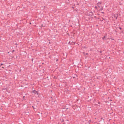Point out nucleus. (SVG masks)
Segmentation results:
<instances>
[{"label": "nucleus", "mask_w": 124, "mask_h": 124, "mask_svg": "<svg viewBox=\"0 0 124 124\" xmlns=\"http://www.w3.org/2000/svg\"><path fill=\"white\" fill-rule=\"evenodd\" d=\"M72 8H74V7H72Z\"/></svg>", "instance_id": "obj_33"}, {"label": "nucleus", "mask_w": 124, "mask_h": 124, "mask_svg": "<svg viewBox=\"0 0 124 124\" xmlns=\"http://www.w3.org/2000/svg\"><path fill=\"white\" fill-rule=\"evenodd\" d=\"M106 37L105 36H104V37L102 38V39L103 40H107V39H105Z\"/></svg>", "instance_id": "obj_4"}, {"label": "nucleus", "mask_w": 124, "mask_h": 124, "mask_svg": "<svg viewBox=\"0 0 124 124\" xmlns=\"http://www.w3.org/2000/svg\"><path fill=\"white\" fill-rule=\"evenodd\" d=\"M102 13L104 14V12H101Z\"/></svg>", "instance_id": "obj_22"}, {"label": "nucleus", "mask_w": 124, "mask_h": 124, "mask_svg": "<svg viewBox=\"0 0 124 124\" xmlns=\"http://www.w3.org/2000/svg\"><path fill=\"white\" fill-rule=\"evenodd\" d=\"M77 5H79V4H77Z\"/></svg>", "instance_id": "obj_27"}, {"label": "nucleus", "mask_w": 124, "mask_h": 124, "mask_svg": "<svg viewBox=\"0 0 124 124\" xmlns=\"http://www.w3.org/2000/svg\"><path fill=\"white\" fill-rule=\"evenodd\" d=\"M14 56H13L12 57V58H14Z\"/></svg>", "instance_id": "obj_32"}, {"label": "nucleus", "mask_w": 124, "mask_h": 124, "mask_svg": "<svg viewBox=\"0 0 124 124\" xmlns=\"http://www.w3.org/2000/svg\"><path fill=\"white\" fill-rule=\"evenodd\" d=\"M98 103L100 104V102H98Z\"/></svg>", "instance_id": "obj_17"}, {"label": "nucleus", "mask_w": 124, "mask_h": 124, "mask_svg": "<svg viewBox=\"0 0 124 124\" xmlns=\"http://www.w3.org/2000/svg\"><path fill=\"white\" fill-rule=\"evenodd\" d=\"M78 107V106L77 105H76L75 106H74V107H73V108L75 109L76 108H77Z\"/></svg>", "instance_id": "obj_3"}, {"label": "nucleus", "mask_w": 124, "mask_h": 124, "mask_svg": "<svg viewBox=\"0 0 124 124\" xmlns=\"http://www.w3.org/2000/svg\"><path fill=\"white\" fill-rule=\"evenodd\" d=\"M108 39H109V38H108Z\"/></svg>", "instance_id": "obj_31"}, {"label": "nucleus", "mask_w": 124, "mask_h": 124, "mask_svg": "<svg viewBox=\"0 0 124 124\" xmlns=\"http://www.w3.org/2000/svg\"><path fill=\"white\" fill-rule=\"evenodd\" d=\"M73 78H75V77H73Z\"/></svg>", "instance_id": "obj_34"}, {"label": "nucleus", "mask_w": 124, "mask_h": 124, "mask_svg": "<svg viewBox=\"0 0 124 124\" xmlns=\"http://www.w3.org/2000/svg\"><path fill=\"white\" fill-rule=\"evenodd\" d=\"M110 39L111 40H114V39H112V38H110Z\"/></svg>", "instance_id": "obj_16"}, {"label": "nucleus", "mask_w": 124, "mask_h": 124, "mask_svg": "<svg viewBox=\"0 0 124 124\" xmlns=\"http://www.w3.org/2000/svg\"><path fill=\"white\" fill-rule=\"evenodd\" d=\"M4 64H3V63H1L0 64V67H1V66L2 65H4Z\"/></svg>", "instance_id": "obj_12"}, {"label": "nucleus", "mask_w": 124, "mask_h": 124, "mask_svg": "<svg viewBox=\"0 0 124 124\" xmlns=\"http://www.w3.org/2000/svg\"><path fill=\"white\" fill-rule=\"evenodd\" d=\"M95 8L96 9H97V6H95Z\"/></svg>", "instance_id": "obj_15"}, {"label": "nucleus", "mask_w": 124, "mask_h": 124, "mask_svg": "<svg viewBox=\"0 0 124 124\" xmlns=\"http://www.w3.org/2000/svg\"><path fill=\"white\" fill-rule=\"evenodd\" d=\"M58 59H57L56 60V62H57L58 61Z\"/></svg>", "instance_id": "obj_20"}, {"label": "nucleus", "mask_w": 124, "mask_h": 124, "mask_svg": "<svg viewBox=\"0 0 124 124\" xmlns=\"http://www.w3.org/2000/svg\"><path fill=\"white\" fill-rule=\"evenodd\" d=\"M32 93H33L34 94H36L37 95H38L39 94V93H38V91H36L35 90H34L32 92Z\"/></svg>", "instance_id": "obj_1"}, {"label": "nucleus", "mask_w": 124, "mask_h": 124, "mask_svg": "<svg viewBox=\"0 0 124 124\" xmlns=\"http://www.w3.org/2000/svg\"><path fill=\"white\" fill-rule=\"evenodd\" d=\"M100 53H101L102 52V51H100Z\"/></svg>", "instance_id": "obj_21"}, {"label": "nucleus", "mask_w": 124, "mask_h": 124, "mask_svg": "<svg viewBox=\"0 0 124 124\" xmlns=\"http://www.w3.org/2000/svg\"><path fill=\"white\" fill-rule=\"evenodd\" d=\"M61 121V122H62L64 121V120L63 119H62L60 120Z\"/></svg>", "instance_id": "obj_10"}, {"label": "nucleus", "mask_w": 124, "mask_h": 124, "mask_svg": "<svg viewBox=\"0 0 124 124\" xmlns=\"http://www.w3.org/2000/svg\"><path fill=\"white\" fill-rule=\"evenodd\" d=\"M2 70V69H1V68H0V70Z\"/></svg>", "instance_id": "obj_26"}, {"label": "nucleus", "mask_w": 124, "mask_h": 124, "mask_svg": "<svg viewBox=\"0 0 124 124\" xmlns=\"http://www.w3.org/2000/svg\"><path fill=\"white\" fill-rule=\"evenodd\" d=\"M103 7H101V8L99 10L101 11V10H103Z\"/></svg>", "instance_id": "obj_8"}, {"label": "nucleus", "mask_w": 124, "mask_h": 124, "mask_svg": "<svg viewBox=\"0 0 124 124\" xmlns=\"http://www.w3.org/2000/svg\"><path fill=\"white\" fill-rule=\"evenodd\" d=\"M86 54V55H87L88 54L87 53Z\"/></svg>", "instance_id": "obj_23"}, {"label": "nucleus", "mask_w": 124, "mask_h": 124, "mask_svg": "<svg viewBox=\"0 0 124 124\" xmlns=\"http://www.w3.org/2000/svg\"><path fill=\"white\" fill-rule=\"evenodd\" d=\"M118 16L117 14H114V17L115 18L116 20L117 19Z\"/></svg>", "instance_id": "obj_2"}, {"label": "nucleus", "mask_w": 124, "mask_h": 124, "mask_svg": "<svg viewBox=\"0 0 124 124\" xmlns=\"http://www.w3.org/2000/svg\"><path fill=\"white\" fill-rule=\"evenodd\" d=\"M2 68H3V69H4V68L3 66L2 67Z\"/></svg>", "instance_id": "obj_24"}, {"label": "nucleus", "mask_w": 124, "mask_h": 124, "mask_svg": "<svg viewBox=\"0 0 124 124\" xmlns=\"http://www.w3.org/2000/svg\"><path fill=\"white\" fill-rule=\"evenodd\" d=\"M101 120H100V121H99V122H100V121H101V120L103 119V120H104V119H103V118L102 117H101Z\"/></svg>", "instance_id": "obj_9"}, {"label": "nucleus", "mask_w": 124, "mask_h": 124, "mask_svg": "<svg viewBox=\"0 0 124 124\" xmlns=\"http://www.w3.org/2000/svg\"><path fill=\"white\" fill-rule=\"evenodd\" d=\"M101 2H98V3H97V5H100L101 4Z\"/></svg>", "instance_id": "obj_5"}, {"label": "nucleus", "mask_w": 124, "mask_h": 124, "mask_svg": "<svg viewBox=\"0 0 124 124\" xmlns=\"http://www.w3.org/2000/svg\"><path fill=\"white\" fill-rule=\"evenodd\" d=\"M14 52H15V50H13L12 51V53H13Z\"/></svg>", "instance_id": "obj_13"}, {"label": "nucleus", "mask_w": 124, "mask_h": 124, "mask_svg": "<svg viewBox=\"0 0 124 124\" xmlns=\"http://www.w3.org/2000/svg\"><path fill=\"white\" fill-rule=\"evenodd\" d=\"M32 107L33 108L34 110H35V109H36L35 108H34V107L33 106H32Z\"/></svg>", "instance_id": "obj_11"}, {"label": "nucleus", "mask_w": 124, "mask_h": 124, "mask_svg": "<svg viewBox=\"0 0 124 124\" xmlns=\"http://www.w3.org/2000/svg\"><path fill=\"white\" fill-rule=\"evenodd\" d=\"M102 19L103 20H105V19H104L103 18H102Z\"/></svg>", "instance_id": "obj_18"}, {"label": "nucleus", "mask_w": 124, "mask_h": 124, "mask_svg": "<svg viewBox=\"0 0 124 124\" xmlns=\"http://www.w3.org/2000/svg\"><path fill=\"white\" fill-rule=\"evenodd\" d=\"M90 15H91V16H92V15L93 16V13L92 12L90 13Z\"/></svg>", "instance_id": "obj_6"}, {"label": "nucleus", "mask_w": 124, "mask_h": 124, "mask_svg": "<svg viewBox=\"0 0 124 124\" xmlns=\"http://www.w3.org/2000/svg\"><path fill=\"white\" fill-rule=\"evenodd\" d=\"M119 28L120 30H121L122 29V28L120 27H119Z\"/></svg>", "instance_id": "obj_14"}, {"label": "nucleus", "mask_w": 124, "mask_h": 124, "mask_svg": "<svg viewBox=\"0 0 124 124\" xmlns=\"http://www.w3.org/2000/svg\"><path fill=\"white\" fill-rule=\"evenodd\" d=\"M94 17L95 18H96V16H94Z\"/></svg>", "instance_id": "obj_25"}, {"label": "nucleus", "mask_w": 124, "mask_h": 124, "mask_svg": "<svg viewBox=\"0 0 124 124\" xmlns=\"http://www.w3.org/2000/svg\"><path fill=\"white\" fill-rule=\"evenodd\" d=\"M68 44L69 45H71L72 44V42H70V41H69L68 43Z\"/></svg>", "instance_id": "obj_7"}, {"label": "nucleus", "mask_w": 124, "mask_h": 124, "mask_svg": "<svg viewBox=\"0 0 124 124\" xmlns=\"http://www.w3.org/2000/svg\"><path fill=\"white\" fill-rule=\"evenodd\" d=\"M30 24H31V23H30Z\"/></svg>", "instance_id": "obj_28"}, {"label": "nucleus", "mask_w": 124, "mask_h": 124, "mask_svg": "<svg viewBox=\"0 0 124 124\" xmlns=\"http://www.w3.org/2000/svg\"><path fill=\"white\" fill-rule=\"evenodd\" d=\"M49 44H50V42H49Z\"/></svg>", "instance_id": "obj_30"}, {"label": "nucleus", "mask_w": 124, "mask_h": 124, "mask_svg": "<svg viewBox=\"0 0 124 124\" xmlns=\"http://www.w3.org/2000/svg\"><path fill=\"white\" fill-rule=\"evenodd\" d=\"M97 5L99 8H100V7L99 5Z\"/></svg>", "instance_id": "obj_19"}, {"label": "nucleus", "mask_w": 124, "mask_h": 124, "mask_svg": "<svg viewBox=\"0 0 124 124\" xmlns=\"http://www.w3.org/2000/svg\"><path fill=\"white\" fill-rule=\"evenodd\" d=\"M17 56H16V58H17Z\"/></svg>", "instance_id": "obj_29"}]
</instances>
